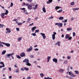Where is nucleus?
<instances>
[{"mask_svg":"<svg viewBox=\"0 0 79 79\" xmlns=\"http://www.w3.org/2000/svg\"><path fill=\"white\" fill-rule=\"evenodd\" d=\"M59 72L60 73H63V72H64V69H60L59 70Z\"/></svg>","mask_w":79,"mask_h":79,"instance_id":"14","label":"nucleus"},{"mask_svg":"<svg viewBox=\"0 0 79 79\" xmlns=\"http://www.w3.org/2000/svg\"><path fill=\"white\" fill-rule=\"evenodd\" d=\"M6 12L4 13H5V15H8V10H6Z\"/></svg>","mask_w":79,"mask_h":79,"instance_id":"27","label":"nucleus"},{"mask_svg":"<svg viewBox=\"0 0 79 79\" xmlns=\"http://www.w3.org/2000/svg\"><path fill=\"white\" fill-rule=\"evenodd\" d=\"M15 73H19V69H16L15 70Z\"/></svg>","mask_w":79,"mask_h":79,"instance_id":"18","label":"nucleus"},{"mask_svg":"<svg viewBox=\"0 0 79 79\" xmlns=\"http://www.w3.org/2000/svg\"><path fill=\"white\" fill-rule=\"evenodd\" d=\"M21 40V38H20V37L18 39V41H20Z\"/></svg>","mask_w":79,"mask_h":79,"instance_id":"48","label":"nucleus"},{"mask_svg":"<svg viewBox=\"0 0 79 79\" xmlns=\"http://www.w3.org/2000/svg\"><path fill=\"white\" fill-rule=\"evenodd\" d=\"M23 62H24L26 63V64L27 66H31V64L29 63V60L28 59H25L23 61Z\"/></svg>","mask_w":79,"mask_h":79,"instance_id":"1","label":"nucleus"},{"mask_svg":"<svg viewBox=\"0 0 79 79\" xmlns=\"http://www.w3.org/2000/svg\"><path fill=\"white\" fill-rule=\"evenodd\" d=\"M74 4H75V3H74V2H71V3H70V5L72 6L74 5Z\"/></svg>","mask_w":79,"mask_h":79,"instance_id":"33","label":"nucleus"},{"mask_svg":"<svg viewBox=\"0 0 79 79\" xmlns=\"http://www.w3.org/2000/svg\"><path fill=\"white\" fill-rule=\"evenodd\" d=\"M42 10L44 13H46V10H45V8L44 7L43 8Z\"/></svg>","mask_w":79,"mask_h":79,"instance_id":"17","label":"nucleus"},{"mask_svg":"<svg viewBox=\"0 0 79 79\" xmlns=\"http://www.w3.org/2000/svg\"><path fill=\"white\" fill-rule=\"evenodd\" d=\"M58 18L59 19V20H63V19H64V17H60Z\"/></svg>","mask_w":79,"mask_h":79,"instance_id":"19","label":"nucleus"},{"mask_svg":"<svg viewBox=\"0 0 79 79\" xmlns=\"http://www.w3.org/2000/svg\"><path fill=\"white\" fill-rule=\"evenodd\" d=\"M6 31H6V34H8V33H9L10 32H11V29L9 28H6Z\"/></svg>","mask_w":79,"mask_h":79,"instance_id":"6","label":"nucleus"},{"mask_svg":"<svg viewBox=\"0 0 79 79\" xmlns=\"http://www.w3.org/2000/svg\"><path fill=\"white\" fill-rule=\"evenodd\" d=\"M20 56L21 57H24V56H26V54L24 52H23L20 54Z\"/></svg>","mask_w":79,"mask_h":79,"instance_id":"10","label":"nucleus"},{"mask_svg":"<svg viewBox=\"0 0 79 79\" xmlns=\"http://www.w3.org/2000/svg\"><path fill=\"white\" fill-rule=\"evenodd\" d=\"M40 75L41 77H44V73H41L40 74Z\"/></svg>","mask_w":79,"mask_h":79,"instance_id":"20","label":"nucleus"},{"mask_svg":"<svg viewBox=\"0 0 79 79\" xmlns=\"http://www.w3.org/2000/svg\"><path fill=\"white\" fill-rule=\"evenodd\" d=\"M5 13H2L1 14V16L2 17V18H4L5 17H4V16H5Z\"/></svg>","mask_w":79,"mask_h":79,"instance_id":"12","label":"nucleus"},{"mask_svg":"<svg viewBox=\"0 0 79 79\" xmlns=\"http://www.w3.org/2000/svg\"><path fill=\"white\" fill-rule=\"evenodd\" d=\"M16 56L17 58H18L19 59H20L21 58V57H20V56L18 55H16Z\"/></svg>","mask_w":79,"mask_h":79,"instance_id":"30","label":"nucleus"},{"mask_svg":"<svg viewBox=\"0 0 79 79\" xmlns=\"http://www.w3.org/2000/svg\"><path fill=\"white\" fill-rule=\"evenodd\" d=\"M36 8H36V7H34L33 8V10H36Z\"/></svg>","mask_w":79,"mask_h":79,"instance_id":"61","label":"nucleus"},{"mask_svg":"<svg viewBox=\"0 0 79 79\" xmlns=\"http://www.w3.org/2000/svg\"><path fill=\"white\" fill-rule=\"evenodd\" d=\"M72 39V37H69V40H71Z\"/></svg>","mask_w":79,"mask_h":79,"instance_id":"59","label":"nucleus"},{"mask_svg":"<svg viewBox=\"0 0 79 79\" xmlns=\"http://www.w3.org/2000/svg\"><path fill=\"white\" fill-rule=\"evenodd\" d=\"M20 10H26V8H20Z\"/></svg>","mask_w":79,"mask_h":79,"instance_id":"39","label":"nucleus"},{"mask_svg":"<svg viewBox=\"0 0 79 79\" xmlns=\"http://www.w3.org/2000/svg\"><path fill=\"white\" fill-rule=\"evenodd\" d=\"M73 19H74V17H72L71 19V20L73 21Z\"/></svg>","mask_w":79,"mask_h":79,"instance_id":"60","label":"nucleus"},{"mask_svg":"<svg viewBox=\"0 0 79 79\" xmlns=\"http://www.w3.org/2000/svg\"><path fill=\"white\" fill-rule=\"evenodd\" d=\"M6 68H4L2 69V71L3 72V71H5V70H6Z\"/></svg>","mask_w":79,"mask_h":79,"instance_id":"47","label":"nucleus"},{"mask_svg":"<svg viewBox=\"0 0 79 79\" xmlns=\"http://www.w3.org/2000/svg\"><path fill=\"white\" fill-rule=\"evenodd\" d=\"M33 24H34V23H32L31 24L29 25V26H32Z\"/></svg>","mask_w":79,"mask_h":79,"instance_id":"57","label":"nucleus"},{"mask_svg":"<svg viewBox=\"0 0 79 79\" xmlns=\"http://www.w3.org/2000/svg\"><path fill=\"white\" fill-rule=\"evenodd\" d=\"M22 24H23L21 23H18V26H20L21 25H22Z\"/></svg>","mask_w":79,"mask_h":79,"instance_id":"38","label":"nucleus"},{"mask_svg":"<svg viewBox=\"0 0 79 79\" xmlns=\"http://www.w3.org/2000/svg\"><path fill=\"white\" fill-rule=\"evenodd\" d=\"M5 67V66L4 65L2 66H0V68H4Z\"/></svg>","mask_w":79,"mask_h":79,"instance_id":"58","label":"nucleus"},{"mask_svg":"<svg viewBox=\"0 0 79 79\" xmlns=\"http://www.w3.org/2000/svg\"><path fill=\"white\" fill-rule=\"evenodd\" d=\"M32 5L29 4L27 6V8L28 9H29V10H31L32 9Z\"/></svg>","mask_w":79,"mask_h":79,"instance_id":"8","label":"nucleus"},{"mask_svg":"<svg viewBox=\"0 0 79 79\" xmlns=\"http://www.w3.org/2000/svg\"><path fill=\"white\" fill-rule=\"evenodd\" d=\"M52 61L53 62H54L55 63H57L58 62V60L56 58H54L52 59Z\"/></svg>","mask_w":79,"mask_h":79,"instance_id":"9","label":"nucleus"},{"mask_svg":"<svg viewBox=\"0 0 79 79\" xmlns=\"http://www.w3.org/2000/svg\"><path fill=\"white\" fill-rule=\"evenodd\" d=\"M6 53V51L4 50L2 51V55H5Z\"/></svg>","mask_w":79,"mask_h":79,"instance_id":"21","label":"nucleus"},{"mask_svg":"<svg viewBox=\"0 0 79 79\" xmlns=\"http://www.w3.org/2000/svg\"><path fill=\"white\" fill-rule=\"evenodd\" d=\"M32 50V46H31L29 48L27 49V52H31Z\"/></svg>","mask_w":79,"mask_h":79,"instance_id":"7","label":"nucleus"},{"mask_svg":"<svg viewBox=\"0 0 79 79\" xmlns=\"http://www.w3.org/2000/svg\"><path fill=\"white\" fill-rule=\"evenodd\" d=\"M64 64H66L68 63V60H65L64 61Z\"/></svg>","mask_w":79,"mask_h":79,"instance_id":"34","label":"nucleus"},{"mask_svg":"<svg viewBox=\"0 0 79 79\" xmlns=\"http://www.w3.org/2000/svg\"><path fill=\"white\" fill-rule=\"evenodd\" d=\"M59 8H61V7L60 6H56L55 7V9L56 10H57L58 9H59Z\"/></svg>","mask_w":79,"mask_h":79,"instance_id":"24","label":"nucleus"},{"mask_svg":"<svg viewBox=\"0 0 79 79\" xmlns=\"http://www.w3.org/2000/svg\"><path fill=\"white\" fill-rule=\"evenodd\" d=\"M3 27H5V25H2V24H0V28H3Z\"/></svg>","mask_w":79,"mask_h":79,"instance_id":"25","label":"nucleus"},{"mask_svg":"<svg viewBox=\"0 0 79 79\" xmlns=\"http://www.w3.org/2000/svg\"><path fill=\"white\" fill-rule=\"evenodd\" d=\"M13 6V3L12 2H11L10 4V6H11V7H12Z\"/></svg>","mask_w":79,"mask_h":79,"instance_id":"42","label":"nucleus"},{"mask_svg":"<svg viewBox=\"0 0 79 79\" xmlns=\"http://www.w3.org/2000/svg\"><path fill=\"white\" fill-rule=\"evenodd\" d=\"M14 53H12L6 54L5 55V57L6 58H9L11 56V55H14Z\"/></svg>","mask_w":79,"mask_h":79,"instance_id":"3","label":"nucleus"},{"mask_svg":"<svg viewBox=\"0 0 79 79\" xmlns=\"http://www.w3.org/2000/svg\"><path fill=\"white\" fill-rule=\"evenodd\" d=\"M69 35H66L65 36V39H69Z\"/></svg>","mask_w":79,"mask_h":79,"instance_id":"28","label":"nucleus"},{"mask_svg":"<svg viewBox=\"0 0 79 79\" xmlns=\"http://www.w3.org/2000/svg\"><path fill=\"white\" fill-rule=\"evenodd\" d=\"M3 45H6V47H10V44L9 43H4Z\"/></svg>","mask_w":79,"mask_h":79,"instance_id":"11","label":"nucleus"},{"mask_svg":"<svg viewBox=\"0 0 79 79\" xmlns=\"http://www.w3.org/2000/svg\"><path fill=\"white\" fill-rule=\"evenodd\" d=\"M27 2H32V0H27Z\"/></svg>","mask_w":79,"mask_h":79,"instance_id":"43","label":"nucleus"},{"mask_svg":"<svg viewBox=\"0 0 79 79\" xmlns=\"http://www.w3.org/2000/svg\"><path fill=\"white\" fill-rule=\"evenodd\" d=\"M29 3H26L25 4V5L26 6H28L29 5Z\"/></svg>","mask_w":79,"mask_h":79,"instance_id":"64","label":"nucleus"},{"mask_svg":"<svg viewBox=\"0 0 79 79\" xmlns=\"http://www.w3.org/2000/svg\"><path fill=\"white\" fill-rule=\"evenodd\" d=\"M23 12H24L25 14H26V15H28V13H27V12L26 11V10H23Z\"/></svg>","mask_w":79,"mask_h":79,"instance_id":"31","label":"nucleus"},{"mask_svg":"<svg viewBox=\"0 0 79 79\" xmlns=\"http://www.w3.org/2000/svg\"><path fill=\"white\" fill-rule=\"evenodd\" d=\"M56 45H58V46H60V41H57V43H56Z\"/></svg>","mask_w":79,"mask_h":79,"instance_id":"16","label":"nucleus"},{"mask_svg":"<svg viewBox=\"0 0 79 79\" xmlns=\"http://www.w3.org/2000/svg\"><path fill=\"white\" fill-rule=\"evenodd\" d=\"M52 40H55V35H52Z\"/></svg>","mask_w":79,"mask_h":79,"instance_id":"22","label":"nucleus"},{"mask_svg":"<svg viewBox=\"0 0 79 79\" xmlns=\"http://www.w3.org/2000/svg\"><path fill=\"white\" fill-rule=\"evenodd\" d=\"M35 31H36V32H39V30L38 29L37 30H35Z\"/></svg>","mask_w":79,"mask_h":79,"instance_id":"51","label":"nucleus"},{"mask_svg":"<svg viewBox=\"0 0 79 79\" xmlns=\"http://www.w3.org/2000/svg\"><path fill=\"white\" fill-rule=\"evenodd\" d=\"M44 79H48V77H44Z\"/></svg>","mask_w":79,"mask_h":79,"instance_id":"63","label":"nucleus"},{"mask_svg":"<svg viewBox=\"0 0 79 79\" xmlns=\"http://www.w3.org/2000/svg\"><path fill=\"white\" fill-rule=\"evenodd\" d=\"M17 31H19V28H16Z\"/></svg>","mask_w":79,"mask_h":79,"instance_id":"46","label":"nucleus"},{"mask_svg":"<svg viewBox=\"0 0 79 79\" xmlns=\"http://www.w3.org/2000/svg\"><path fill=\"white\" fill-rule=\"evenodd\" d=\"M75 35H76V33H75V32H73V37H74V36H75Z\"/></svg>","mask_w":79,"mask_h":79,"instance_id":"44","label":"nucleus"},{"mask_svg":"<svg viewBox=\"0 0 79 79\" xmlns=\"http://www.w3.org/2000/svg\"><path fill=\"white\" fill-rule=\"evenodd\" d=\"M39 19V17H37L35 18V19H36V20H37V19Z\"/></svg>","mask_w":79,"mask_h":79,"instance_id":"62","label":"nucleus"},{"mask_svg":"<svg viewBox=\"0 0 79 79\" xmlns=\"http://www.w3.org/2000/svg\"><path fill=\"white\" fill-rule=\"evenodd\" d=\"M55 25H57L59 27H61L63 26V23H55Z\"/></svg>","mask_w":79,"mask_h":79,"instance_id":"5","label":"nucleus"},{"mask_svg":"<svg viewBox=\"0 0 79 79\" xmlns=\"http://www.w3.org/2000/svg\"><path fill=\"white\" fill-rule=\"evenodd\" d=\"M0 64H2V66H5V64H4V63H3V62H0Z\"/></svg>","mask_w":79,"mask_h":79,"instance_id":"37","label":"nucleus"},{"mask_svg":"<svg viewBox=\"0 0 79 79\" xmlns=\"http://www.w3.org/2000/svg\"><path fill=\"white\" fill-rule=\"evenodd\" d=\"M32 35H33V36H36V34L35 33H32Z\"/></svg>","mask_w":79,"mask_h":79,"instance_id":"45","label":"nucleus"},{"mask_svg":"<svg viewBox=\"0 0 79 79\" xmlns=\"http://www.w3.org/2000/svg\"><path fill=\"white\" fill-rule=\"evenodd\" d=\"M24 70H26V71H29V68H27L26 67H25L24 68Z\"/></svg>","mask_w":79,"mask_h":79,"instance_id":"32","label":"nucleus"},{"mask_svg":"<svg viewBox=\"0 0 79 79\" xmlns=\"http://www.w3.org/2000/svg\"><path fill=\"white\" fill-rule=\"evenodd\" d=\"M14 67L15 68H18V66H17V64H15L14 65Z\"/></svg>","mask_w":79,"mask_h":79,"instance_id":"54","label":"nucleus"},{"mask_svg":"<svg viewBox=\"0 0 79 79\" xmlns=\"http://www.w3.org/2000/svg\"><path fill=\"white\" fill-rule=\"evenodd\" d=\"M79 10V8H74L73 9V11H76V10Z\"/></svg>","mask_w":79,"mask_h":79,"instance_id":"29","label":"nucleus"},{"mask_svg":"<svg viewBox=\"0 0 79 79\" xmlns=\"http://www.w3.org/2000/svg\"><path fill=\"white\" fill-rule=\"evenodd\" d=\"M62 12V9H61L60 10L58 11V13H60V12Z\"/></svg>","mask_w":79,"mask_h":79,"instance_id":"41","label":"nucleus"},{"mask_svg":"<svg viewBox=\"0 0 79 79\" xmlns=\"http://www.w3.org/2000/svg\"><path fill=\"white\" fill-rule=\"evenodd\" d=\"M40 35H42V37H43V39L44 40L46 39V36H45V34L41 33H40Z\"/></svg>","mask_w":79,"mask_h":79,"instance_id":"4","label":"nucleus"},{"mask_svg":"<svg viewBox=\"0 0 79 79\" xmlns=\"http://www.w3.org/2000/svg\"><path fill=\"white\" fill-rule=\"evenodd\" d=\"M53 17L51 16L48 18V19H53Z\"/></svg>","mask_w":79,"mask_h":79,"instance_id":"40","label":"nucleus"},{"mask_svg":"<svg viewBox=\"0 0 79 79\" xmlns=\"http://www.w3.org/2000/svg\"><path fill=\"white\" fill-rule=\"evenodd\" d=\"M72 30V28H68L67 29V30L68 31H71Z\"/></svg>","mask_w":79,"mask_h":79,"instance_id":"26","label":"nucleus"},{"mask_svg":"<svg viewBox=\"0 0 79 79\" xmlns=\"http://www.w3.org/2000/svg\"><path fill=\"white\" fill-rule=\"evenodd\" d=\"M36 27H32L31 28L32 32H34V31H35V29H36Z\"/></svg>","mask_w":79,"mask_h":79,"instance_id":"15","label":"nucleus"},{"mask_svg":"<svg viewBox=\"0 0 79 79\" xmlns=\"http://www.w3.org/2000/svg\"><path fill=\"white\" fill-rule=\"evenodd\" d=\"M35 51H39V49L36 48L35 49H34Z\"/></svg>","mask_w":79,"mask_h":79,"instance_id":"50","label":"nucleus"},{"mask_svg":"<svg viewBox=\"0 0 79 79\" xmlns=\"http://www.w3.org/2000/svg\"><path fill=\"white\" fill-rule=\"evenodd\" d=\"M67 21H68V20H67V19H66L65 20H63L62 21V22H63V23H66V22H67Z\"/></svg>","mask_w":79,"mask_h":79,"instance_id":"36","label":"nucleus"},{"mask_svg":"<svg viewBox=\"0 0 79 79\" xmlns=\"http://www.w3.org/2000/svg\"><path fill=\"white\" fill-rule=\"evenodd\" d=\"M66 78H69H69H70V77H69V76L67 75L66 76Z\"/></svg>","mask_w":79,"mask_h":79,"instance_id":"52","label":"nucleus"},{"mask_svg":"<svg viewBox=\"0 0 79 79\" xmlns=\"http://www.w3.org/2000/svg\"><path fill=\"white\" fill-rule=\"evenodd\" d=\"M51 58V56H48L47 58V62H48V63L50 61V59Z\"/></svg>","mask_w":79,"mask_h":79,"instance_id":"13","label":"nucleus"},{"mask_svg":"<svg viewBox=\"0 0 79 79\" xmlns=\"http://www.w3.org/2000/svg\"><path fill=\"white\" fill-rule=\"evenodd\" d=\"M20 70H21V71H24V68H21V69H20Z\"/></svg>","mask_w":79,"mask_h":79,"instance_id":"56","label":"nucleus"},{"mask_svg":"<svg viewBox=\"0 0 79 79\" xmlns=\"http://www.w3.org/2000/svg\"><path fill=\"white\" fill-rule=\"evenodd\" d=\"M8 69L10 71H11V67H9Z\"/></svg>","mask_w":79,"mask_h":79,"instance_id":"49","label":"nucleus"},{"mask_svg":"<svg viewBox=\"0 0 79 79\" xmlns=\"http://www.w3.org/2000/svg\"><path fill=\"white\" fill-rule=\"evenodd\" d=\"M76 74H79V71H75Z\"/></svg>","mask_w":79,"mask_h":79,"instance_id":"35","label":"nucleus"},{"mask_svg":"<svg viewBox=\"0 0 79 79\" xmlns=\"http://www.w3.org/2000/svg\"><path fill=\"white\" fill-rule=\"evenodd\" d=\"M53 33L54 34L52 35H55L56 34V33L55 32H53Z\"/></svg>","mask_w":79,"mask_h":79,"instance_id":"53","label":"nucleus"},{"mask_svg":"<svg viewBox=\"0 0 79 79\" xmlns=\"http://www.w3.org/2000/svg\"><path fill=\"white\" fill-rule=\"evenodd\" d=\"M69 75L71 77H76V76L74 73H73L72 71H71L70 72H69Z\"/></svg>","mask_w":79,"mask_h":79,"instance_id":"2","label":"nucleus"},{"mask_svg":"<svg viewBox=\"0 0 79 79\" xmlns=\"http://www.w3.org/2000/svg\"><path fill=\"white\" fill-rule=\"evenodd\" d=\"M30 57L31 58H34V56L33 55H31L30 56Z\"/></svg>","mask_w":79,"mask_h":79,"instance_id":"23","label":"nucleus"},{"mask_svg":"<svg viewBox=\"0 0 79 79\" xmlns=\"http://www.w3.org/2000/svg\"><path fill=\"white\" fill-rule=\"evenodd\" d=\"M71 56H68L67 57V59L69 60V59H71Z\"/></svg>","mask_w":79,"mask_h":79,"instance_id":"55","label":"nucleus"}]
</instances>
